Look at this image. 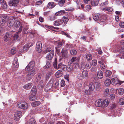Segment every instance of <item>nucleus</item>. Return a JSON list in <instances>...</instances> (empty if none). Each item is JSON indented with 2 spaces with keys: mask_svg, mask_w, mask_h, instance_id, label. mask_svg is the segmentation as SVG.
Listing matches in <instances>:
<instances>
[{
  "mask_svg": "<svg viewBox=\"0 0 124 124\" xmlns=\"http://www.w3.org/2000/svg\"><path fill=\"white\" fill-rule=\"evenodd\" d=\"M88 74V72L87 70H84L81 73L78 74V77L79 79L82 80L84 78L87 77Z\"/></svg>",
  "mask_w": 124,
  "mask_h": 124,
  "instance_id": "nucleus-1",
  "label": "nucleus"
},
{
  "mask_svg": "<svg viewBox=\"0 0 124 124\" xmlns=\"http://www.w3.org/2000/svg\"><path fill=\"white\" fill-rule=\"evenodd\" d=\"M36 72L34 69H31L28 72L27 76V79L28 81L31 80L33 76L36 74Z\"/></svg>",
  "mask_w": 124,
  "mask_h": 124,
  "instance_id": "nucleus-2",
  "label": "nucleus"
},
{
  "mask_svg": "<svg viewBox=\"0 0 124 124\" xmlns=\"http://www.w3.org/2000/svg\"><path fill=\"white\" fill-rule=\"evenodd\" d=\"M17 106L19 108L23 109H26L28 108V105L27 103L24 102L18 103Z\"/></svg>",
  "mask_w": 124,
  "mask_h": 124,
  "instance_id": "nucleus-3",
  "label": "nucleus"
},
{
  "mask_svg": "<svg viewBox=\"0 0 124 124\" xmlns=\"http://www.w3.org/2000/svg\"><path fill=\"white\" fill-rule=\"evenodd\" d=\"M55 44L56 45L55 48L56 50V52L57 54H59L60 52V50L59 48L62 45V43L61 41L56 42Z\"/></svg>",
  "mask_w": 124,
  "mask_h": 124,
  "instance_id": "nucleus-4",
  "label": "nucleus"
},
{
  "mask_svg": "<svg viewBox=\"0 0 124 124\" xmlns=\"http://www.w3.org/2000/svg\"><path fill=\"white\" fill-rule=\"evenodd\" d=\"M22 112L21 111H17L15 113L14 118L15 120L18 121L21 117Z\"/></svg>",
  "mask_w": 124,
  "mask_h": 124,
  "instance_id": "nucleus-5",
  "label": "nucleus"
},
{
  "mask_svg": "<svg viewBox=\"0 0 124 124\" xmlns=\"http://www.w3.org/2000/svg\"><path fill=\"white\" fill-rule=\"evenodd\" d=\"M42 44L41 41H39L36 44V49L37 51L39 53L41 52L42 51Z\"/></svg>",
  "mask_w": 124,
  "mask_h": 124,
  "instance_id": "nucleus-6",
  "label": "nucleus"
},
{
  "mask_svg": "<svg viewBox=\"0 0 124 124\" xmlns=\"http://www.w3.org/2000/svg\"><path fill=\"white\" fill-rule=\"evenodd\" d=\"M19 2V0H12L9 1V5L10 6H16Z\"/></svg>",
  "mask_w": 124,
  "mask_h": 124,
  "instance_id": "nucleus-7",
  "label": "nucleus"
},
{
  "mask_svg": "<svg viewBox=\"0 0 124 124\" xmlns=\"http://www.w3.org/2000/svg\"><path fill=\"white\" fill-rule=\"evenodd\" d=\"M106 19V17L105 15H102L99 18L98 22L102 24L105 22Z\"/></svg>",
  "mask_w": 124,
  "mask_h": 124,
  "instance_id": "nucleus-8",
  "label": "nucleus"
},
{
  "mask_svg": "<svg viewBox=\"0 0 124 124\" xmlns=\"http://www.w3.org/2000/svg\"><path fill=\"white\" fill-rule=\"evenodd\" d=\"M15 21V19H10L8 22L7 25L9 27H11L14 26V23Z\"/></svg>",
  "mask_w": 124,
  "mask_h": 124,
  "instance_id": "nucleus-9",
  "label": "nucleus"
},
{
  "mask_svg": "<svg viewBox=\"0 0 124 124\" xmlns=\"http://www.w3.org/2000/svg\"><path fill=\"white\" fill-rule=\"evenodd\" d=\"M62 56L64 58H67L68 57L67 54L68 51L67 49H63L61 51Z\"/></svg>",
  "mask_w": 124,
  "mask_h": 124,
  "instance_id": "nucleus-10",
  "label": "nucleus"
},
{
  "mask_svg": "<svg viewBox=\"0 0 124 124\" xmlns=\"http://www.w3.org/2000/svg\"><path fill=\"white\" fill-rule=\"evenodd\" d=\"M79 59L78 58L76 57H73L69 61V63L70 64H72V63H77L78 62Z\"/></svg>",
  "mask_w": 124,
  "mask_h": 124,
  "instance_id": "nucleus-11",
  "label": "nucleus"
},
{
  "mask_svg": "<svg viewBox=\"0 0 124 124\" xmlns=\"http://www.w3.org/2000/svg\"><path fill=\"white\" fill-rule=\"evenodd\" d=\"M118 79L116 77H112L111 82L112 84L113 85H116L118 84Z\"/></svg>",
  "mask_w": 124,
  "mask_h": 124,
  "instance_id": "nucleus-12",
  "label": "nucleus"
},
{
  "mask_svg": "<svg viewBox=\"0 0 124 124\" xmlns=\"http://www.w3.org/2000/svg\"><path fill=\"white\" fill-rule=\"evenodd\" d=\"M109 100L108 99H105L102 102V106L103 108L107 107L109 104Z\"/></svg>",
  "mask_w": 124,
  "mask_h": 124,
  "instance_id": "nucleus-13",
  "label": "nucleus"
},
{
  "mask_svg": "<svg viewBox=\"0 0 124 124\" xmlns=\"http://www.w3.org/2000/svg\"><path fill=\"white\" fill-rule=\"evenodd\" d=\"M13 66L16 68H18L19 66L18 63L17 57H15L14 58Z\"/></svg>",
  "mask_w": 124,
  "mask_h": 124,
  "instance_id": "nucleus-14",
  "label": "nucleus"
},
{
  "mask_svg": "<svg viewBox=\"0 0 124 124\" xmlns=\"http://www.w3.org/2000/svg\"><path fill=\"white\" fill-rule=\"evenodd\" d=\"M97 76L98 78L100 79H102L103 77V74L101 70H99L97 71Z\"/></svg>",
  "mask_w": 124,
  "mask_h": 124,
  "instance_id": "nucleus-15",
  "label": "nucleus"
},
{
  "mask_svg": "<svg viewBox=\"0 0 124 124\" xmlns=\"http://www.w3.org/2000/svg\"><path fill=\"white\" fill-rule=\"evenodd\" d=\"M99 2V0H92L91 1V5L93 6H97Z\"/></svg>",
  "mask_w": 124,
  "mask_h": 124,
  "instance_id": "nucleus-16",
  "label": "nucleus"
},
{
  "mask_svg": "<svg viewBox=\"0 0 124 124\" xmlns=\"http://www.w3.org/2000/svg\"><path fill=\"white\" fill-rule=\"evenodd\" d=\"M95 105L97 107L102 106V102L100 100H96L95 102Z\"/></svg>",
  "mask_w": 124,
  "mask_h": 124,
  "instance_id": "nucleus-17",
  "label": "nucleus"
},
{
  "mask_svg": "<svg viewBox=\"0 0 124 124\" xmlns=\"http://www.w3.org/2000/svg\"><path fill=\"white\" fill-rule=\"evenodd\" d=\"M6 18L5 17H2L0 19V25L1 26H3L5 24L6 22Z\"/></svg>",
  "mask_w": 124,
  "mask_h": 124,
  "instance_id": "nucleus-18",
  "label": "nucleus"
},
{
  "mask_svg": "<svg viewBox=\"0 0 124 124\" xmlns=\"http://www.w3.org/2000/svg\"><path fill=\"white\" fill-rule=\"evenodd\" d=\"M89 89L91 91H93L95 88L94 83L93 82H90L89 85Z\"/></svg>",
  "mask_w": 124,
  "mask_h": 124,
  "instance_id": "nucleus-19",
  "label": "nucleus"
},
{
  "mask_svg": "<svg viewBox=\"0 0 124 124\" xmlns=\"http://www.w3.org/2000/svg\"><path fill=\"white\" fill-rule=\"evenodd\" d=\"M20 25V23L17 20H15L14 23V28H17Z\"/></svg>",
  "mask_w": 124,
  "mask_h": 124,
  "instance_id": "nucleus-20",
  "label": "nucleus"
},
{
  "mask_svg": "<svg viewBox=\"0 0 124 124\" xmlns=\"http://www.w3.org/2000/svg\"><path fill=\"white\" fill-rule=\"evenodd\" d=\"M36 122L33 118H31L29 122H26L25 124H36Z\"/></svg>",
  "mask_w": 124,
  "mask_h": 124,
  "instance_id": "nucleus-21",
  "label": "nucleus"
},
{
  "mask_svg": "<svg viewBox=\"0 0 124 124\" xmlns=\"http://www.w3.org/2000/svg\"><path fill=\"white\" fill-rule=\"evenodd\" d=\"M57 59L56 58H55V68L58 69L61 67L62 65V64L61 63H60L58 64V66L57 67Z\"/></svg>",
  "mask_w": 124,
  "mask_h": 124,
  "instance_id": "nucleus-22",
  "label": "nucleus"
},
{
  "mask_svg": "<svg viewBox=\"0 0 124 124\" xmlns=\"http://www.w3.org/2000/svg\"><path fill=\"white\" fill-rule=\"evenodd\" d=\"M99 14L98 13L95 14L93 15V19L96 21H99Z\"/></svg>",
  "mask_w": 124,
  "mask_h": 124,
  "instance_id": "nucleus-23",
  "label": "nucleus"
},
{
  "mask_svg": "<svg viewBox=\"0 0 124 124\" xmlns=\"http://www.w3.org/2000/svg\"><path fill=\"white\" fill-rule=\"evenodd\" d=\"M40 103V102L39 101H36L32 102L31 104V105L32 107H35L39 105Z\"/></svg>",
  "mask_w": 124,
  "mask_h": 124,
  "instance_id": "nucleus-24",
  "label": "nucleus"
},
{
  "mask_svg": "<svg viewBox=\"0 0 124 124\" xmlns=\"http://www.w3.org/2000/svg\"><path fill=\"white\" fill-rule=\"evenodd\" d=\"M29 98L30 100L31 101H34L37 100L36 97L34 94L30 95Z\"/></svg>",
  "mask_w": 124,
  "mask_h": 124,
  "instance_id": "nucleus-25",
  "label": "nucleus"
},
{
  "mask_svg": "<svg viewBox=\"0 0 124 124\" xmlns=\"http://www.w3.org/2000/svg\"><path fill=\"white\" fill-rule=\"evenodd\" d=\"M119 51L120 52V54L122 55L121 58H124V47H122L120 50Z\"/></svg>",
  "mask_w": 124,
  "mask_h": 124,
  "instance_id": "nucleus-26",
  "label": "nucleus"
},
{
  "mask_svg": "<svg viewBox=\"0 0 124 124\" xmlns=\"http://www.w3.org/2000/svg\"><path fill=\"white\" fill-rule=\"evenodd\" d=\"M54 52H52V53L48 54L46 56V58L48 60H50L52 59L54 56Z\"/></svg>",
  "mask_w": 124,
  "mask_h": 124,
  "instance_id": "nucleus-27",
  "label": "nucleus"
},
{
  "mask_svg": "<svg viewBox=\"0 0 124 124\" xmlns=\"http://www.w3.org/2000/svg\"><path fill=\"white\" fill-rule=\"evenodd\" d=\"M65 12L64 10H60L55 13V15L56 16H60L64 14Z\"/></svg>",
  "mask_w": 124,
  "mask_h": 124,
  "instance_id": "nucleus-28",
  "label": "nucleus"
},
{
  "mask_svg": "<svg viewBox=\"0 0 124 124\" xmlns=\"http://www.w3.org/2000/svg\"><path fill=\"white\" fill-rule=\"evenodd\" d=\"M10 37V34L8 33H7L4 36V41H7Z\"/></svg>",
  "mask_w": 124,
  "mask_h": 124,
  "instance_id": "nucleus-29",
  "label": "nucleus"
},
{
  "mask_svg": "<svg viewBox=\"0 0 124 124\" xmlns=\"http://www.w3.org/2000/svg\"><path fill=\"white\" fill-rule=\"evenodd\" d=\"M32 83H30L24 85V88L26 89H29L32 87Z\"/></svg>",
  "mask_w": 124,
  "mask_h": 124,
  "instance_id": "nucleus-30",
  "label": "nucleus"
},
{
  "mask_svg": "<svg viewBox=\"0 0 124 124\" xmlns=\"http://www.w3.org/2000/svg\"><path fill=\"white\" fill-rule=\"evenodd\" d=\"M62 20L58 19L55 21V25L58 26L62 24Z\"/></svg>",
  "mask_w": 124,
  "mask_h": 124,
  "instance_id": "nucleus-31",
  "label": "nucleus"
},
{
  "mask_svg": "<svg viewBox=\"0 0 124 124\" xmlns=\"http://www.w3.org/2000/svg\"><path fill=\"white\" fill-rule=\"evenodd\" d=\"M62 72L60 70L57 71L55 73V76L56 78L60 77L62 75Z\"/></svg>",
  "mask_w": 124,
  "mask_h": 124,
  "instance_id": "nucleus-32",
  "label": "nucleus"
},
{
  "mask_svg": "<svg viewBox=\"0 0 124 124\" xmlns=\"http://www.w3.org/2000/svg\"><path fill=\"white\" fill-rule=\"evenodd\" d=\"M31 46L29 45L26 44L23 47V51L24 52H26L28 50L29 47Z\"/></svg>",
  "mask_w": 124,
  "mask_h": 124,
  "instance_id": "nucleus-33",
  "label": "nucleus"
},
{
  "mask_svg": "<svg viewBox=\"0 0 124 124\" xmlns=\"http://www.w3.org/2000/svg\"><path fill=\"white\" fill-rule=\"evenodd\" d=\"M37 91L36 86H34L31 89V93L32 94L35 95L36 94Z\"/></svg>",
  "mask_w": 124,
  "mask_h": 124,
  "instance_id": "nucleus-34",
  "label": "nucleus"
},
{
  "mask_svg": "<svg viewBox=\"0 0 124 124\" xmlns=\"http://www.w3.org/2000/svg\"><path fill=\"white\" fill-rule=\"evenodd\" d=\"M112 74L111 71L107 70L105 72V75L106 77H109Z\"/></svg>",
  "mask_w": 124,
  "mask_h": 124,
  "instance_id": "nucleus-35",
  "label": "nucleus"
},
{
  "mask_svg": "<svg viewBox=\"0 0 124 124\" xmlns=\"http://www.w3.org/2000/svg\"><path fill=\"white\" fill-rule=\"evenodd\" d=\"M111 83V81L110 79H107L104 82V84L106 86H109Z\"/></svg>",
  "mask_w": 124,
  "mask_h": 124,
  "instance_id": "nucleus-36",
  "label": "nucleus"
},
{
  "mask_svg": "<svg viewBox=\"0 0 124 124\" xmlns=\"http://www.w3.org/2000/svg\"><path fill=\"white\" fill-rule=\"evenodd\" d=\"M54 4L53 2H49L47 5V7L50 8H52L54 7Z\"/></svg>",
  "mask_w": 124,
  "mask_h": 124,
  "instance_id": "nucleus-37",
  "label": "nucleus"
},
{
  "mask_svg": "<svg viewBox=\"0 0 124 124\" xmlns=\"http://www.w3.org/2000/svg\"><path fill=\"white\" fill-rule=\"evenodd\" d=\"M62 22H63L64 23V24L66 23L69 20L68 18L65 16H63L62 18Z\"/></svg>",
  "mask_w": 124,
  "mask_h": 124,
  "instance_id": "nucleus-38",
  "label": "nucleus"
},
{
  "mask_svg": "<svg viewBox=\"0 0 124 124\" xmlns=\"http://www.w3.org/2000/svg\"><path fill=\"white\" fill-rule=\"evenodd\" d=\"M75 5L77 6V8H79L80 7V6L81 5V7L82 8H84V5H81L80 3H79L78 1H75Z\"/></svg>",
  "mask_w": 124,
  "mask_h": 124,
  "instance_id": "nucleus-39",
  "label": "nucleus"
},
{
  "mask_svg": "<svg viewBox=\"0 0 124 124\" xmlns=\"http://www.w3.org/2000/svg\"><path fill=\"white\" fill-rule=\"evenodd\" d=\"M118 93L120 95H122L124 93V89L122 88H119L118 90Z\"/></svg>",
  "mask_w": 124,
  "mask_h": 124,
  "instance_id": "nucleus-40",
  "label": "nucleus"
},
{
  "mask_svg": "<svg viewBox=\"0 0 124 124\" xmlns=\"http://www.w3.org/2000/svg\"><path fill=\"white\" fill-rule=\"evenodd\" d=\"M86 58L87 60H91L92 59V56L91 54H88L86 55Z\"/></svg>",
  "mask_w": 124,
  "mask_h": 124,
  "instance_id": "nucleus-41",
  "label": "nucleus"
},
{
  "mask_svg": "<svg viewBox=\"0 0 124 124\" xmlns=\"http://www.w3.org/2000/svg\"><path fill=\"white\" fill-rule=\"evenodd\" d=\"M108 3V1H106L104 2L101 3L100 4V6L101 7L105 6L107 5Z\"/></svg>",
  "mask_w": 124,
  "mask_h": 124,
  "instance_id": "nucleus-42",
  "label": "nucleus"
},
{
  "mask_svg": "<svg viewBox=\"0 0 124 124\" xmlns=\"http://www.w3.org/2000/svg\"><path fill=\"white\" fill-rule=\"evenodd\" d=\"M101 86V84L99 83H97L96 84V89L98 91L100 87V86Z\"/></svg>",
  "mask_w": 124,
  "mask_h": 124,
  "instance_id": "nucleus-43",
  "label": "nucleus"
},
{
  "mask_svg": "<svg viewBox=\"0 0 124 124\" xmlns=\"http://www.w3.org/2000/svg\"><path fill=\"white\" fill-rule=\"evenodd\" d=\"M70 52L71 55H75L77 53L76 51L73 49H71Z\"/></svg>",
  "mask_w": 124,
  "mask_h": 124,
  "instance_id": "nucleus-44",
  "label": "nucleus"
},
{
  "mask_svg": "<svg viewBox=\"0 0 124 124\" xmlns=\"http://www.w3.org/2000/svg\"><path fill=\"white\" fill-rule=\"evenodd\" d=\"M65 0H61L59 2V4L61 6H63L65 3Z\"/></svg>",
  "mask_w": 124,
  "mask_h": 124,
  "instance_id": "nucleus-45",
  "label": "nucleus"
},
{
  "mask_svg": "<svg viewBox=\"0 0 124 124\" xmlns=\"http://www.w3.org/2000/svg\"><path fill=\"white\" fill-rule=\"evenodd\" d=\"M103 10H104L106 11H107L109 12H111L113 10V9L112 8L106 7L105 8H103Z\"/></svg>",
  "mask_w": 124,
  "mask_h": 124,
  "instance_id": "nucleus-46",
  "label": "nucleus"
},
{
  "mask_svg": "<svg viewBox=\"0 0 124 124\" xmlns=\"http://www.w3.org/2000/svg\"><path fill=\"white\" fill-rule=\"evenodd\" d=\"M119 102V104L121 105L124 104V96L120 99Z\"/></svg>",
  "mask_w": 124,
  "mask_h": 124,
  "instance_id": "nucleus-47",
  "label": "nucleus"
},
{
  "mask_svg": "<svg viewBox=\"0 0 124 124\" xmlns=\"http://www.w3.org/2000/svg\"><path fill=\"white\" fill-rule=\"evenodd\" d=\"M1 7L3 9H6L8 7V6L7 5L6 2L4 3L3 4H2L1 5Z\"/></svg>",
  "mask_w": 124,
  "mask_h": 124,
  "instance_id": "nucleus-48",
  "label": "nucleus"
},
{
  "mask_svg": "<svg viewBox=\"0 0 124 124\" xmlns=\"http://www.w3.org/2000/svg\"><path fill=\"white\" fill-rule=\"evenodd\" d=\"M29 66H30L31 68H32L35 65L34 62L33 61H31L29 64Z\"/></svg>",
  "mask_w": 124,
  "mask_h": 124,
  "instance_id": "nucleus-49",
  "label": "nucleus"
},
{
  "mask_svg": "<svg viewBox=\"0 0 124 124\" xmlns=\"http://www.w3.org/2000/svg\"><path fill=\"white\" fill-rule=\"evenodd\" d=\"M91 91L90 89L85 90L84 91V93L85 94L88 95L91 93Z\"/></svg>",
  "mask_w": 124,
  "mask_h": 124,
  "instance_id": "nucleus-50",
  "label": "nucleus"
},
{
  "mask_svg": "<svg viewBox=\"0 0 124 124\" xmlns=\"http://www.w3.org/2000/svg\"><path fill=\"white\" fill-rule=\"evenodd\" d=\"M50 66V64L49 62H47L44 68L45 69H48Z\"/></svg>",
  "mask_w": 124,
  "mask_h": 124,
  "instance_id": "nucleus-51",
  "label": "nucleus"
},
{
  "mask_svg": "<svg viewBox=\"0 0 124 124\" xmlns=\"http://www.w3.org/2000/svg\"><path fill=\"white\" fill-rule=\"evenodd\" d=\"M41 74L40 73H38L36 75V78L38 80H39L41 77Z\"/></svg>",
  "mask_w": 124,
  "mask_h": 124,
  "instance_id": "nucleus-52",
  "label": "nucleus"
},
{
  "mask_svg": "<svg viewBox=\"0 0 124 124\" xmlns=\"http://www.w3.org/2000/svg\"><path fill=\"white\" fill-rule=\"evenodd\" d=\"M51 76L50 73L49 72L46 74V76L45 78L46 80H48Z\"/></svg>",
  "mask_w": 124,
  "mask_h": 124,
  "instance_id": "nucleus-53",
  "label": "nucleus"
},
{
  "mask_svg": "<svg viewBox=\"0 0 124 124\" xmlns=\"http://www.w3.org/2000/svg\"><path fill=\"white\" fill-rule=\"evenodd\" d=\"M104 93L106 96H108L109 93L108 89V88L106 89L105 90Z\"/></svg>",
  "mask_w": 124,
  "mask_h": 124,
  "instance_id": "nucleus-54",
  "label": "nucleus"
},
{
  "mask_svg": "<svg viewBox=\"0 0 124 124\" xmlns=\"http://www.w3.org/2000/svg\"><path fill=\"white\" fill-rule=\"evenodd\" d=\"M16 49L15 48H12L11 50V53L13 54H14L16 53Z\"/></svg>",
  "mask_w": 124,
  "mask_h": 124,
  "instance_id": "nucleus-55",
  "label": "nucleus"
},
{
  "mask_svg": "<svg viewBox=\"0 0 124 124\" xmlns=\"http://www.w3.org/2000/svg\"><path fill=\"white\" fill-rule=\"evenodd\" d=\"M67 70L68 72L72 70V67L71 66H69L67 67Z\"/></svg>",
  "mask_w": 124,
  "mask_h": 124,
  "instance_id": "nucleus-56",
  "label": "nucleus"
},
{
  "mask_svg": "<svg viewBox=\"0 0 124 124\" xmlns=\"http://www.w3.org/2000/svg\"><path fill=\"white\" fill-rule=\"evenodd\" d=\"M39 85L40 86V87L42 88L44 85L43 81L42 80H40L39 82Z\"/></svg>",
  "mask_w": 124,
  "mask_h": 124,
  "instance_id": "nucleus-57",
  "label": "nucleus"
},
{
  "mask_svg": "<svg viewBox=\"0 0 124 124\" xmlns=\"http://www.w3.org/2000/svg\"><path fill=\"white\" fill-rule=\"evenodd\" d=\"M65 81L64 80H62L61 81L60 83V85L61 87H64L65 85Z\"/></svg>",
  "mask_w": 124,
  "mask_h": 124,
  "instance_id": "nucleus-58",
  "label": "nucleus"
},
{
  "mask_svg": "<svg viewBox=\"0 0 124 124\" xmlns=\"http://www.w3.org/2000/svg\"><path fill=\"white\" fill-rule=\"evenodd\" d=\"M97 68L96 67H92L91 69V71L92 72H95L97 70Z\"/></svg>",
  "mask_w": 124,
  "mask_h": 124,
  "instance_id": "nucleus-59",
  "label": "nucleus"
},
{
  "mask_svg": "<svg viewBox=\"0 0 124 124\" xmlns=\"http://www.w3.org/2000/svg\"><path fill=\"white\" fill-rule=\"evenodd\" d=\"M101 70H104L106 68V67L105 66L104 63H102L101 65Z\"/></svg>",
  "mask_w": 124,
  "mask_h": 124,
  "instance_id": "nucleus-60",
  "label": "nucleus"
},
{
  "mask_svg": "<svg viewBox=\"0 0 124 124\" xmlns=\"http://www.w3.org/2000/svg\"><path fill=\"white\" fill-rule=\"evenodd\" d=\"M51 50V49L50 48H47L46 50L44 51L43 52V53L44 54H46V53L49 52Z\"/></svg>",
  "mask_w": 124,
  "mask_h": 124,
  "instance_id": "nucleus-61",
  "label": "nucleus"
},
{
  "mask_svg": "<svg viewBox=\"0 0 124 124\" xmlns=\"http://www.w3.org/2000/svg\"><path fill=\"white\" fill-rule=\"evenodd\" d=\"M117 89H114L113 88H111L110 89V91L112 93H115L117 92Z\"/></svg>",
  "mask_w": 124,
  "mask_h": 124,
  "instance_id": "nucleus-62",
  "label": "nucleus"
},
{
  "mask_svg": "<svg viewBox=\"0 0 124 124\" xmlns=\"http://www.w3.org/2000/svg\"><path fill=\"white\" fill-rule=\"evenodd\" d=\"M92 64L93 66H96L97 64V61L95 60H92Z\"/></svg>",
  "mask_w": 124,
  "mask_h": 124,
  "instance_id": "nucleus-63",
  "label": "nucleus"
},
{
  "mask_svg": "<svg viewBox=\"0 0 124 124\" xmlns=\"http://www.w3.org/2000/svg\"><path fill=\"white\" fill-rule=\"evenodd\" d=\"M119 25L121 28H124V22L120 23Z\"/></svg>",
  "mask_w": 124,
  "mask_h": 124,
  "instance_id": "nucleus-64",
  "label": "nucleus"
}]
</instances>
